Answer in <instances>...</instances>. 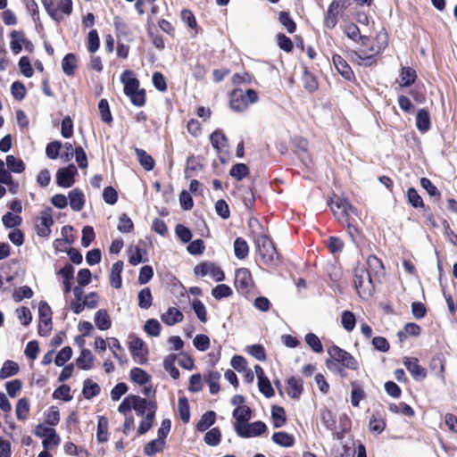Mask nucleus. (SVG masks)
I'll list each match as a JSON object with an SVG mask.
<instances>
[{
  "label": "nucleus",
  "instance_id": "56",
  "mask_svg": "<svg viewBox=\"0 0 457 457\" xmlns=\"http://www.w3.org/2000/svg\"><path fill=\"white\" fill-rule=\"evenodd\" d=\"M341 323L346 331H352L356 323L355 316L350 311H344L341 315Z\"/></svg>",
  "mask_w": 457,
  "mask_h": 457
},
{
  "label": "nucleus",
  "instance_id": "1",
  "mask_svg": "<svg viewBox=\"0 0 457 457\" xmlns=\"http://www.w3.org/2000/svg\"><path fill=\"white\" fill-rule=\"evenodd\" d=\"M354 285L359 295L362 298H369L374 291L373 277L363 266L357 267L353 273Z\"/></svg>",
  "mask_w": 457,
  "mask_h": 457
},
{
  "label": "nucleus",
  "instance_id": "15",
  "mask_svg": "<svg viewBox=\"0 0 457 457\" xmlns=\"http://www.w3.org/2000/svg\"><path fill=\"white\" fill-rule=\"evenodd\" d=\"M332 61L336 70L344 79L346 80H352L354 79V73L352 68L342 56L339 54H334Z\"/></svg>",
  "mask_w": 457,
  "mask_h": 457
},
{
  "label": "nucleus",
  "instance_id": "31",
  "mask_svg": "<svg viewBox=\"0 0 457 457\" xmlns=\"http://www.w3.org/2000/svg\"><path fill=\"white\" fill-rule=\"evenodd\" d=\"M216 420V413L213 411L204 412L196 424V429L204 432L212 426Z\"/></svg>",
  "mask_w": 457,
  "mask_h": 457
},
{
  "label": "nucleus",
  "instance_id": "57",
  "mask_svg": "<svg viewBox=\"0 0 457 457\" xmlns=\"http://www.w3.org/2000/svg\"><path fill=\"white\" fill-rule=\"evenodd\" d=\"M145 331L151 337H158L161 333L162 326L155 319H149L144 326Z\"/></svg>",
  "mask_w": 457,
  "mask_h": 457
},
{
  "label": "nucleus",
  "instance_id": "50",
  "mask_svg": "<svg viewBox=\"0 0 457 457\" xmlns=\"http://www.w3.org/2000/svg\"><path fill=\"white\" fill-rule=\"evenodd\" d=\"M221 433L218 428H213L206 432L204 442L210 446H217L220 443Z\"/></svg>",
  "mask_w": 457,
  "mask_h": 457
},
{
  "label": "nucleus",
  "instance_id": "37",
  "mask_svg": "<svg viewBox=\"0 0 457 457\" xmlns=\"http://www.w3.org/2000/svg\"><path fill=\"white\" fill-rule=\"evenodd\" d=\"M271 418L274 428H281L286 424L287 417L283 407L274 405L271 408Z\"/></svg>",
  "mask_w": 457,
  "mask_h": 457
},
{
  "label": "nucleus",
  "instance_id": "46",
  "mask_svg": "<svg viewBox=\"0 0 457 457\" xmlns=\"http://www.w3.org/2000/svg\"><path fill=\"white\" fill-rule=\"evenodd\" d=\"M420 330L421 329L419 325L410 322L404 326L403 330H401L397 333V337L401 341H403L406 339L407 335L413 337L419 336L420 334Z\"/></svg>",
  "mask_w": 457,
  "mask_h": 457
},
{
  "label": "nucleus",
  "instance_id": "45",
  "mask_svg": "<svg viewBox=\"0 0 457 457\" xmlns=\"http://www.w3.org/2000/svg\"><path fill=\"white\" fill-rule=\"evenodd\" d=\"M130 378L139 385H145L150 380V376L141 368L135 367L130 370Z\"/></svg>",
  "mask_w": 457,
  "mask_h": 457
},
{
  "label": "nucleus",
  "instance_id": "54",
  "mask_svg": "<svg viewBox=\"0 0 457 457\" xmlns=\"http://www.w3.org/2000/svg\"><path fill=\"white\" fill-rule=\"evenodd\" d=\"M352 4V0H333L328 5L340 18L344 17V12Z\"/></svg>",
  "mask_w": 457,
  "mask_h": 457
},
{
  "label": "nucleus",
  "instance_id": "10",
  "mask_svg": "<svg viewBox=\"0 0 457 457\" xmlns=\"http://www.w3.org/2000/svg\"><path fill=\"white\" fill-rule=\"evenodd\" d=\"M267 430V426L263 421L258 420L253 423L245 424L243 428H239L237 435L242 438L255 437L262 435Z\"/></svg>",
  "mask_w": 457,
  "mask_h": 457
},
{
  "label": "nucleus",
  "instance_id": "30",
  "mask_svg": "<svg viewBox=\"0 0 457 457\" xmlns=\"http://www.w3.org/2000/svg\"><path fill=\"white\" fill-rule=\"evenodd\" d=\"M12 38L10 47L14 54H18L22 50L23 42H25V36L22 31L12 30L10 34Z\"/></svg>",
  "mask_w": 457,
  "mask_h": 457
},
{
  "label": "nucleus",
  "instance_id": "59",
  "mask_svg": "<svg viewBox=\"0 0 457 457\" xmlns=\"http://www.w3.org/2000/svg\"><path fill=\"white\" fill-rule=\"evenodd\" d=\"M420 186L427 191L429 196L435 197L436 200L440 199V192L430 179L427 178H421Z\"/></svg>",
  "mask_w": 457,
  "mask_h": 457
},
{
  "label": "nucleus",
  "instance_id": "24",
  "mask_svg": "<svg viewBox=\"0 0 457 457\" xmlns=\"http://www.w3.org/2000/svg\"><path fill=\"white\" fill-rule=\"evenodd\" d=\"M368 270L375 278H379L384 274V265L380 259L375 255H370L367 259Z\"/></svg>",
  "mask_w": 457,
  "mask_h": 457
},
{
  "label": "nucleus",
  "instance_id": "32",
  "mask_svg": "<svg viewBox=\"0 0 457 457\" xmlns=\"http://www.w3.org/2000/svg\"><path fill=\"white\" fill-rule=\"evenodd\" d=\"M151 404H155L154 402L147 401L138 395H134L133 398V410L138 416H144L145 411H149Z\"/></svg>",
  "mask_w": 457,
  "mask_h": 457
},
{
  "label": "nucleus",
  "instance_id": "51",
  "mask_svg": "<svg viewBox=\"0 0 457 457\" xmlns=\"http://www.w3.org/2000/svg\"><path fill=\"white\" fill-rule=\"evenodd\" d=\"M179 412L181 420L187 423L190 420V409L187 399L185 396L179 398Z\"/></svg>",
  "mask_w": 457,
  "mask_h": 457
},
{
  "label": "nucleus",
  "instance_id": "4",
  "mask_svg": "<svg viewBox=\"0 0 457 457\" xmlns=\"http://www.w3.org/2000/svg\"><path fill=\"white\" fill-rule=\"evenodd\" d=\"M329 359L327 361H335L343 367L356 370L359 368L357 360L348 352L337 345H332L328 349Z\"/></svg>",
  "mask_w": 457,
  "mask_h": 457
},
{
  "label": "nucleus",
  "instance_id": "3",
  "mask_svg": "<svg viewBox=\"0 0 457 457\" xmlns=\"http://www.w3.org/2000/svg\"><path fill=\"white\" fill-rule=\"evenodd\" d=\"M328 204L335 217L340 221L348 220L349 218H351V213L357 215V210L352 206L346 199L341 198L336 195L330 198Z\"/></svg>",
  "mask_w": 457,
  "mask_h": 457
},
{
  "label": "nucleus",
  "instance_id": "20",
  "mask_svg": "<svg viewBox=\"0 0 457 457\" xmlns=\"http://www.w3.org/2000/svg\"><path fill=\"white\" fill-rule=\"evenodd\" d=\"M183 313L175 307H170L164 313L162 314L161 320L168 326H173L183 320Z\"/></svg>",
  "mask_w": 457,
  "mask_h": 457
},
{
  "label": "nucleus",
  "instance_id": "18",
  "mask_svg": "<svg viewBox=\"0 0 457 457\" xmlns=\"http://www.w3.org/2000/svg\"><path fill=\"white\" fill-rule=\"evenodd\" d=\"M74 267L71 263H66L57 274L63 278V292L65 295L69 294L71 290V280L74 277Z\"/></svg>",
  "mask_w": 457,
  "mask_h": 457
},
{
  "label": "nucleus",
  "instance_id": "49",
  "mask_svg": "<svg viewBox=\"0 0 457 457\" xmlns=\"http://www.w3.org/2000/svg\"><path fill=\"white\" fill-rule=\"evenodd\" d=\"M249 173V168L245 163H237L229 170V175L237 180H242Z\"/></svg>",
  "mask_w": 457,
  "mask_h": 457
},
{
  "label": "nucleus",
  "instance_id": "21",
  "mask_svg": "<svg viewBox=\"0 0 457 457\" xmlns=\"http://www.w3.org/2000/svg\"><path fill=\"white\" fill-rule=\"evenodd\" d=\"M287 395L293 399H298L303 393V380L300 378L291 377L287 380Z\"/></svg>",
  "mask_w": 457,
  "mask_h": 457
},
{
  "label": "nucleus",
  "instance_id": "34",
  "mask_svg": "<svg viewBox=\"0 0 457 457\" xmlns=\"http://www.w3.org/2000/svg\"><path fill=\"white\" fill-rule=\"evenodd\" d=\"M272 441L280 446L283 447H291L294 445L295 438L292 435L287 432H275L272 435Z\"/></svg>",
  "mask_w": 457,
  "mask_h": 457
},
{
  "label": "nucleus",
  "instance_id": "62",
  "mask_svg": "<svg viewBox=\"0 0 457 457\" xmlns=\"http://www.w3.org/2000/svg\"><path fill=\"white\" fill-rule=\"evenodd\" d=\"M71 387L68 385H62L59 387H57L54 393L53 397L54 399H62L64 402H69L72 399V396L71 395Z\"/></svg>",
  "mask_w": 457,
  "mask_h": 457
},
{
  "label": "nucleus",
  "instance_id": "16",
  "mask_svg": "<svg viewBox=\"0 0 457 457\" xmlns=\"http://www.w3.org/2000/svg\"><path fill=\"white\" fill-rule=\"evenodd\" d=\"M229 104L231 109L236 112H244L248 107L242 89H234L231 92Z\"/></svg>",
  "mask_w": 457,
  "mask_h": 457
},
{
  "label": "nucleus",
  "instance_id": "40",
  "mask_svg": "<svg viewBox=\"0 0 457 457\" xmlns=\"http://www.w3.org/2000/svg\"><path fill=\"white\" fill-rule=\"evenodd\" d=\"M7 170L10 172L21 173L25 170V163L21 159L16 158L13 155L6 156Z\"/></svg>",
  "mask_w": 457,
  "mask_h": 457
},
{
  "label": "nucleus",
  "instance_id": "43",
  "mask_svg": "<svg viewBox=\"0 0 457 457\" xmlns=\"http://www.w3.org/2000/svg\"><path fill=\"white\" fill-rule=\"evenodd\" d=\"M345 34L355 42L361 40L364 44L368 40L366 36L361 35L360 29L354 23H350L345 27Z\"/></svg>",
  "mask_w": 457,
  "mask_h": 457
},
{
  "label": "nucleus",
  "instance_id": "13",
  "mask_svg": "<svg viewBox=\"0 0 457 457\" xmlns=\"http://www.w3.org/2000/svg\"><path fill=\"white\" fill-rule=\"evenodd\" d=\"M403 364L407 370L411 374L413 379L416 381H422L425 379L427 371L419 364L418 359L406 357L403 360Z\"/></svg>",
  "mask_w": 457,
  "mask_h": 457
},
{
  "label": "nucleus",
  "instance_id": "29",
  "mask_svg": "<svg viewBox=\"0 0 457 457\" xmlns=\"http://www.w3.org/2000/svg\"><path fill=\"white\" fill-rule=\"evenodd\" d=\"M400 86L408 87L416 81L417 73L415 70L411 67H403L400 72Z\"/></svg>",
  "mask_w": 457,
  "mask_h": 457
},
{
  "label": "nucleus",
  "instance_id": "42",
  "mask_svg": "<svg viewBox=\"0 0 457 457\" xmlns=\"http://www.w3.org/2000/svg\"><path fill=\"white\" fill-rule=\"evenodd\" d=\"M138 306L141 309L147 310L151 307L153 296L150 288L145 287L137 295Z\"/></svg>",
  "mask_w": 457,
  "mask_h": 457
},
{
  "label": "nucleus",
  "instance_id": "27",
  "mask_svg": "<svg viewBox=\"0 0 457 457\" xmlns=\"http://www.w3.org/2000/svg\"><path fill=\"white\" fill-rule=\"evenodd\" d=\"M94 356L90 350L83 348L76 362L79 369L88 370L93 367Z\"/></svg>",
  "mask_w": 457,
  "mask_h": 457
},
{
  "label": "nucleus",
  "instance_id": "5",
  "mask_svg": "<svg viewBox=\"0 0 457 457\" xmlns=\"http://www.w3.org/2000/svg\"><path fill=\"white\" fill-rule=\"evenodd\" d=\"M38 334L47 337L52 330V310L46 302L41 301L38 304Z\"/></svg>",
  "mask_w": 457,
  "mask_h": 457
},
{
  "label": "nucleus",
  "instance_id": "11",
  "mask_svg": "<svg viewBox=\"0 0 457 457\" xmlns=\"http://www.w3.org/2000/svg\"><path fill=\"white\" fill-rule=\"evenodd\" d=\"M232 417L235 419L234 429L236 433L239 428L249 422L252 418V410L247 405L237 406L232 412Z\"/></svg>",
  "mask_w": 457,
  "mask_h": 457
},
{
  "label": "nucleus",
  "instance_id": "41",
  "mask_svg": "<svg viewBox=\"0 0 457 457\" xmlns=\"http://www.w3.org/2000/svg\"><path fill=\"white\" fill-rule=\"evenodd\" d=\"M96 438L100 443L108 440V420L104 416L98 417Z\"/></svg>",
  "mask_w": 457,
  "mask_h": 457
},
{
  "label": "nucleus",
  "instance_id": "38",
  "mask_svg": "<svg viewBox=\"0 0 457 457\" xmlns=\"http://www.w3.org/2000/svg\"><path fill=\"white\" fill-rule=\"evenodd\" d=\"M19 371V365L13 361L7 360L4 362L0 370V378L5 379L16 375Z\"/></svg>",
  "mask_w": 457,
  "mask_h": 457
},
{
  "label": "nucleus",
  "instance_id": "23",
  "mask_svg": "<svg viewBox=\"0 0 457 457\" xmlns=\"http://www.w3.org/2000/svg\"><path fill=\"white\" fill-rule=\"evenodd\" d=\"M156 404H151L149 411L145 415L141 420L137 432L139 435H144L151 429L155 417Z\"/></svg>",
  "mask_w": 457,
  "mask_h": 457
},
{
  "label": "nucleus",
  "instance_id": "22",
  "mask_svg": "<svg viewBox=\"0 0 457 457\" xmlns=\"http://www.w3.org/2000/svg\"><path fill=\"white\" fill-rule=\"evenodd\" d=\"M123 270V262L117 261L112 266L110 273V283L111 286L116 289H119L122 286L121 272Z\"/></svg>",
  "mask_w": 457,
  "mask_h": 457
},
{
  "label": "nucleus",
  "instance_id": "48",
  "mask_svg": "<svg viewBox=\"0 0 457 457\" xmlns=\"http://www.w3.org/2000/svg\"><path fill=\"white\" fill-rule=\"evenodd\" d=\"M164 445V440L154 439L145 445L144 452L147 456L152 457L156 453L161 452Z\"/></svg>",
  "mask_w": 457,
  "mask_h": 457
},
{
  "label": "nucleus",
  "instance_id": "19",
  "mask_svg": "<svg viewBox=\"0 0 457 457\" xmlns=\"http://www.w3.org/2000/svg\"><path fill=\"white\" fill-rule=\"evenodd\" d=\"M68 198L70 206L73 211L79 212L83 209L86 200L84 193L80 189L75 188L70 191Z\"/></svg>",
  "mask_w": 457,
  "mask_h": 457
},
{
  "label": "nucleus",
  "instance_id": "2",
  "mask_svg": "<svg viewBox=\"0 0 457 457\" xmlns=\"http://www.w3.org/2000/svg\"><path fill=\"white\" fill-rule=\"evenodd\" d=\"M47 14L56 22L63 19V15H71L72 12V0H57L56 6L54 0H41Z\"/></svg>",
  "mask_w": 457,
  "mask_h": 457
},
{
  "label": "nucleus",
  "instance_id": "8",
  "mask_svg": "<svg viewBox=\"0 0 457 457\" xmlns=\"http://www.w3.org/2000/svg\"><path fill=\"white\" fill-rule=\"evenodd\" d=\"M78 170L74 164H69L67 167L61 168L56 172V183L59 187L69 188L71 187L75 179L74 177Z\"/></svg>",
  "mask_w": 457,
  "mask_h": 457
},
{
  "label": "nucleus",
  "instance_id": "6",
  "mask_svg": "<svg viewBox=\"0 0 457 457\" xmlns=\"http://www.w3.org/2000/svg\"><path fill=\"white\" fill-rule=\"evenodd\" d=\"M257 247L261 257L265 264L273 263L275 257L278 255L273 242L265 235H262L257 239Z\"/></svg>",
  "mask_w": 457,
  "mask_h": 457
},
{
  "label": "nucleus",
  "instance_id": "61",
  "mask_svg": "<svg viewBox=\"0 0 457 457\" xmlns=\"http://www.w3.org/2000/svg\"><path fill=\"white\" fill-rule=\"evenodd\" d=\"M278 21L285 27L288 33H294L295 31V22L293 21L287 12H281L278 16Z\"/></svg>",
  "mask_w": 457,
  "mask_h": 457
},
{
  "label": "nucleus",
  "instance_id": "26",
  "mask_svg": "<svg viewBox=\"0 0 457 457\" xmlns=\"http://www.w3.org/2000/svg\"><path fill=\"white\" fill-rule=\"evenodd\" d=\"M210 141L212 147L216 149L218 153H220L222 148L228 146V138L220 129H216L211 134Z\"/></svg>",
  "mask_w": 457,
  "mask_h": 457
},
{
  "label": "nucleus",
  "instance_id": "64",
  "mask_svg": "<svg viewBox=\"0 0 457 457\" xmlns=\"http://www.w3.org/2000/svg\"><path fill=\"white\" fill-rule=\"evenodd\" d=\"M406 195H407V199H408L409 204L412 207L418 208V207H423L424 206L423 200L420 197V195L418 194V192H417V190L415 188L410 187L407 190Z\"/></svg>",
  "mask_w": 457,
  "mask_h": 457
},
{
  "label": "nucleus",
  "instance_id": "53",
  "mask_svg": "<svg viewBox=\"0 0 457 457\" xmlns=\"http://www.w3.org/2000/svg\"><path fill=\"white\" fill-rule=\"evenodd\" d=\"M29 411V404L26 398H21L16 404V417L20 420H24Z\"/></svg>",
  "mask_w": 457,
  "mask_h": 457
},
{
  "label": "nucleus",
  "instance_id": "33",
  "mask_svg": "<svg viewBox=\"0 0 457 457\" xmlns=\"http://www.w3.org/2000/svg\"><path fill=\"white\" fill-rule=\"evenodd\" d=\"M100 390L98 384L92 381L90 378L84 380L82 394L86 399L90 400L98 395L100 394Z\"/></svg>",
  "mask_w": 457,
  "mask_h": 457
},
{
  "label": "nucleus",
  "instance_id": "55",
  "mask_svg": "<svg viewBox=\"0 0 457 457\" xmlns=\"http://www.w3.org/2000/svg\"><path fill=\"white\" fill-rule=\"evenodd\" d=\"M98 109L102 120L108 124L111 123L112 121V116L110 111L109 103L106 99H101L99 101Z\"/></svg>",
  "mask_w": 457,
  "mask_h": 457
},
{
  "label": "nucleus",
  "instance_id": "17",
  "mask_svg": "<svg viewBox=\"0 0 457 457\" xmlns=\"http://www.w3.org/2000/svg\"><path fill=\"white\" fill-rule=\"evenodd\" d=\"M121 82L124 84V93L126 96L139 90V81L133 76L130 71H125L122 73Z\"/></svg>",
  "mask_w": 457,
  "mask_h": 457
},
{
  "label": "nucleus",
  "instance_id": "58",
  "mask_svg": "<svg viewBox=\"0 0 457 457\" xmlns=\"http://www.w3.org/2000/svg\"><path fill=\"white\" fill-rule=\"evenodd\" d=\"M306 344L312 348L314 353H320L323 351L322 344L320 338L314 333H308L305 336Z\"/></svg>",
  "mask_w": 457,
  "mask_h": 457
},
{
  "label": "nucleus",
  "instance_id": "52",
  "mask_svg": "<svg viewBox=\"0 0 457 457\" xmlns=\"http://www.w3.org/2000/svg\"><path fill=\"white\" fill-rule=\"evenodd\" d=\"M232 293V289L226 284H219L212 290V295L217 300L228 297Z\"/></svg>",
  "mask_w": 457,
  "mask_h": 457
},
{
  "label": "nucleus",
  "instance_id": "35",
  "mask_svg": "<svg viewBox=\"0 0 457 457\" xmlns=\"http://www.w3.org/2000/svg\"><path fill=\"white\" fill-rule=\"evenodd\" d=\"M95 323L100 330H106L111 328L110 316L105 310H98L95 314Z\"/></svg>",
  "mask_w": 457,
  "mask_h": 457
},
{
  "label": "nucleus",
  "instance_id": "7",
  "mask_svg": "<svg viewBox=\"0 0 457 457\" xmlns=\"http://www.w3.org/2000/svg\"><path fill=\"white\" fill-rule=\"evenodd\" d=\"M236 289L242 295L248 294L253 287L251 272L246 268H240L235 273Z\"/></svg>",
  "mask_w": 457,
  "mask_h": 457
},
{
  "label": "nucleus",
  "instance_id": "25",
  "mask_svg": "<svg viewBox=\"0 0 457 457\" xmlns=\"http://www.w3.org/2000/svg\"><path fill=\"white\" fill-rule=\"evenodd\" d=\"M430 116L426 109H420L416 115V127L421 133H425L430 129Z\"/></svg>",
  "mask_w": 457,
  "mask_h": 457
},
{
  "label": "nucleus",
  "instance_id": "44",
  "mask_svg": "<svg viewBox=\"0 0 457 457\" xmlns=\"http://www.w3.org/2000/svg\"><path fill=\"white\" fill-rule=\"evenodd\" d=\"M220 374L217 370H212L208 373L205 380L209 386L210 393L215 395L220 391L219 380Z\"/></svg>",
  "mask_w": 457,
  "mask_h": 457
},
{
  "label": "nucleus",
  "instance_id": "12",
  "mask_svg": "<svg viewBox=\"0 0 457 457\" xmlns=\"http://www.w3.org/2000/svg\"><path fill=\"white\" fill-rule=\"evenodd\" d=\"M129 352L133 359L142 364L146 361L147 349L145 342L139 337H134L129 341Z\"/></svg>",
  "mask_w": 457,
  "mask_h": 457
},
{
  "label": "nucleus",
  "instance_id": "39",
  "mask_svg": "<svg viewBox=\"0 0 457 457\" xmlns=\"http://www.w3.org/2000/svg\"><path fill=\"white\" fill-rule=\"evenodd\" d=\"M234 253L235 256L239 260H243L248 255L249 246L244 238H236L234 242Z\"/></svg>",
  "mask_w": 457,
  "mask_h": 457
},
{
  "label": "nucleus",
  "instance_id": "60",
  "mask_svg": "<svg viewBox=\"0 0 457 457\" xmlns=\"http://www.w3.org/2000/svg\"><path fill=\"white\" fill-rule=\"evenodd\" d=\"M72 356V349L70 346L63 347L55 356L54 363L58 367H62Z\"/></svg>",
  "mask_w": 457,
  "mask_h": 457
},
{
  "label": "nucleus",
  "instance_id": "36",
  "mask_svg": "<svg viewBox=\"0 0 457 457\" xmlns=\"http://www.w3.org/2000/svg\"><path fill=\"white\" fill-rule=\"evenodd\" d=\"M77 66V58L74 54H67L62 61V71L67 76H72L74 74Z\"/></svg>",
  "mask_w": 457,
  "mask_h": 457
},
{
  "label": "nucleus",
  "instance_id": "9",
  "mask_svg": "<svg viewBox=\"0 0 457 457\" xmlns=\"http://www.w3.org/2000/svg\"><path fill=\"white\" fill-rule=\"evenodd\" d=\"M35 435L38 437L44 438L42 445L45 449L49 448L51 445H57L60 443V438L56 434L55 429L46 427L42 424L36 427Z\"/></svg>",
  "mask_w": 457,
  "mask_h": 457
},
{
  "label": "nucleus",
  "instance_id": "47",
  "mask_svg": "<svg viewBox=\"0 0 457 457\" xmlns=\"http://www.w3.org/2000/svg\"><path fill=\"white\" fill-rule=\"evenodd\" d=\"M351 386V403L353 406L358 407L360 402L365 397V393L357 382H352Z\"/></svg>",
  "mask_w": 457,
  "mask_h": 457
},
{
  "label": "nucleus",
  "instance_id": "63",
  "mask_svg": "<svg viewBox=\"0 0 457 457\" xmlns=\"http://www.w3.org/2000/svg\"><path fill=\"white\" fill-rule=\"evenodd\" d=\"M117 228L121 233L131 232L134 228L132 220L127 214L123 213L119 219V224Z\"/></svg>",
  "mask_w": 457,
  "mask_h": 457
},
{
  "label": "nucleus",
  "instance_id": "28",
  "mask_svg": "<svg viewBox=\"0 0 457 457\" xmlns=\"http://www.w3.org/2000/svg\"><path fill=\"white\" fill-rule=\"evenodd\" d=\"M136 156L140 165L147 171L154 170L155 162L154 158L148 154L145 150L140 148H135Z\"/></svg>",
  "mask_w": 457,
  "mask_h": 457
},
{
  "label": "nucleus",
  "instance_id": "14",
  "mask_svg": "<svg viewBox=\"0 0 457 457\" xmlns=\"http://www.w3.org/2000/svg\"><path fill=\"white\" fill-rule=\"evenodd\" d=\"M54 224L51 209L46 208L40 215V224L37 226V233L39 237H47L51 233L50 227Z\"/></svg>",
  "mask_w": 457,
  "mask_h": 457
}]
</instances>
